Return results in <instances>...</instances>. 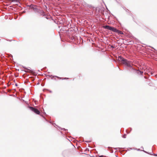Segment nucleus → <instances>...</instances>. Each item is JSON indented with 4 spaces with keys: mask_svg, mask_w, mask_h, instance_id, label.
I'll use <instances>...</instances> for the list:
<instances>
[{
    "mask_svg": "<svg viewBox=\"0 0 157 157\" xmlns=\"http://www.w3.org/2000/svg\"><path fill=\"white\" fill-rule=\"evenodd\" d=\"M27 107L30 110H31L33 112H34L35 113H36L37 114H38V115H40L41 117H42L45 120V121H47V122H48L50 123L51 124H52L53 125H55L56 126H57L55 123H52V121H51L50 120L48 121L47 119L43 115L40 114V111L34 107L30 106L29 105H28Z\"/></svg>",
    "mask_w": 157,
    "mask_h": 157,
    "instance_id": "obj_1",
    "label": "nucleus"
},
{
    "mask_svg": "<svg viewBox=\"0 0 157 157\" xmlns=\"http://www.w3.org/2000/svg\"><path fill=\"white\" fill-rule=\"evenodd\" d=\"M118 59L126 67V68L128 69L129 67H131L132 63L131 61L127 60L123 58L121 56H119L118 57Z\"/></svg>",
    "mask_w": 157,
    "mask_h": 157,
    "instance_id": "obj_2",
    "label": "nucleus"
},
{
    "mask_svg": "<svg viewBox=\"0 0 157 157\" xmlns=\"http://www.w3.org/2000/svg\"><path fill=\"white\" fill-rule=\"evenodd\" d=\"M103 28L109 30L113 32L118 33V34H122L123 33L122 32L118 29L115 28L109 25H106L103 26Z\"/></svg>",
    "mask_w": 157,
    "mask_h": 157,
    "instance_id": "obj_3",
    "label": "nucleus"
},
{
    "mask_svg": "<svg viewBox=\"0 0 157 157\" xmlns=\"http://www.w3.org/2000/svg\"><path fill=\"white\" fill-rule=\"evenodd\" d=\"M71 26V24H70L69 21H67L65 25L61 26L62 28L60 29L61 31H63L65 33H67V30L68 29V27H70Z\"/></svg>",
    "mask_w": 157,
    "mask_h": 157,
    "instance_id": "obj_4",
    "label": "nucleus"
},
{
    "mask_svg": "<svg viewBox=\"0 0 157 157\" xmlns=\"http://www.w3.org/2000/svg\"><path fill=\"white\" fill-rule=\"evenodd\" d=\"M57 24L59 25H61V26L64 25H65L66 22H65V19L64 18H61L60 19H59L58 21H57ZM61 26L59 25V27L60 28Z\"/></svg>",
    "mask_w": 157,
    "mask_h": 157,
    "instance_id": "obj_5",
    "label": "nucleus"
},
{
    "mask_svg": "<svg viewBox=\"0 0 157 157\" xmlns=\"http://www.w3.org/2000/svg\"><path fill=\"white\" fill-rule=\"evenodd\" d=\"M28 6L30 8V9H33L35 12L36 10H37V6L36 5L31 4L30 5H28Z\"/></svg>",
    "mask_w": 157,
    "mask_h": 157,
    "instance_id": "obj_6",
    "label": "nucleus"
},
{
    "mask_svg": "<svg viewBox=\"0 0 157 157\" xmlns=\"http://www.w3.org/2000/svg\"><path fill=\"white\" fill-rule=\"evenodd\" d=\"M73 31L74 29L73 28L71 27H68V29L67 30V34L70 36L71 35L73 34L72 32H73Z\"/></svg>",
    "mask_w": 157,
    "mask_h": 157,
    "instance_id": "obj_7",
    "label": "nucleus"
},
{
    "mask_svg": "<svg viewBox=\"0 0 157 157\" xmlns=\"http://www.w3.org/2000/svg\"><path fill=\"white\" fill-rule=\"evenodd\" d=\"M22 67L25 69V70H23L24 71H25V72H33V71L32 70H30L27 68L25 67L22 66Z\"/></svg>",
    "mask_w": 157,
    "mask_h": 157,
    "instance_id": "obj_8",
    "label": "nucleus"
},
{
    "mask_svg": "<svg viewBox=\"0 0 157 157\" xmlns=\"http://www.w3.org/2000/svg\"><path fill=\"white\" fill-rule=\"evenodd\" d=\"M135 71L136 73L138 74H140L141 75H142L143 73V71H140L139 69H136Z\"/></svg>",
    "mask_w": 157,
    "mask_h": 157,
    "instance_id": "obj_9",
    "label": "nucleus"
},
{
    "mask_svg": "<svg viewBox=\"0 0 157 157\" xmlns=\"http://www.w3.org/2000/svg\"><path fill=\"white\" fill-rule=\"evenodd\" d=\"M43 10H39L37 8V10H36L35 12H37L40 14L42 12H43Z\"/></svg>",
    "mask_w": 157,
    "mask_h": 157,
    "instance_id": "obj_10",
    "label": "nucleus"
},
{
    "mask_svg": "<svg viewBox=\"0 0 157 157\" xmlns=\"http://www.w3.org/2000/svg\"><path fill=\"white\" fill-rule=\"evenodd\" d=\"M132 130V128H129L128 129L126 130V131L127 133L128 134Z\"/></svg>",
    "mask_w": 157,
    "mask_h": 157,
    "instance_id": "obj_11",
    "label": "nucleus"
},
{
    "mask_svg": "<svg viewBox=\"0 0 157 157\" xmlns=\"http://www.w3.org/2000/svg\"><path fill=\"white\" fill-rule=\"evenodd\" d=\"M133 65V64H132L131 65V67H129L130 68V69L131 70L135 71L136 69L132 67Z\"/></svg>",
    "mask_w": 157,
    "mask_h": 157,
    "instance_id": "obj_12",
    "label": "nucleus"
},
{
    "mask_svg": "<svg viewBox=\"0 0 157 157\" xmlns=\"http://www.w3.org/2000/svg\"><path fill=\"white\" fill-rule=\"evenodd\" d=\"M46 14L43 11V12H42L40 14V16H43V17H44L45 16V14Z\"/></svg>",
    "mask_w": 157,
    "mask_h": 157,
    "instance_id": "obj_13",
    "label": "nucleus"
},
{
    "mask_svg": "<svg viewBox=\"0 0 157 157\" xmlns=\"http://www.w3.org/2000/svg\"><path fill=\"white\" fill-rule=\"evenodd\" d=\"M79 139L81 142H82L84 141L83 138L82 137H79Z\"/></svg>",
    "mask_w": 157,
    "mask_h": 157,
    "instance_id": "obj_14",
    "label": "nucleus"
},
{
    "mask_svg": "<svg viewBox=\"0 0 157 157\" xmlns=\"http://www.w3.org/2000/svg\"><path fill=\"white\" fill-rule=\"evenodd\" d=\"M145 30L147 32H150L151 31V30L150 29H149L148 28H146V29H145Z\"/></svg>",
    "mask_w": 157,
    "mask_h": 157,
    "instance_id": "obj_15",
    "label": "nucleus"
},
{
    "mask_svg": "<svg viewBox=\"0 0 157 157\" xmlns=\"http://www.w3.org/2000/svg\"><path fill=\"white\" fill-rule=\"evenodd\" d=\"M44 17L46 18L47 19H49L50 18V17H48V16H47V15L46 14H45V16H44Z\"/></svg>",
    "mask_w": 157,
    "mask_h": 157,
    "instance_id": "obj_16",
    "label": "nucleus"
},
{
    "mask_svg": "<svg viewBox=\"0 0 157 157\" xmlns=\"http://www.w3.org/2000/svg\"><path fill=\"white\" fill-rule=\"evenodd\" d=\"M54 76H55L56 77L58 78V79H62V78H63L61 77H59L58 76H56V75H55Z\"/></svg>",
    "mask_w": 157,
    "mask_h": 157,
    "instance_id": "obj_17",
    "label": "nucleus"
},
{
    "mask_svg": "<svg viewBox=\"0 0 157 157\" xmlns=\"http://www.w3.org/2000/svg\"><path fill=\"white\" fill-rule=\"evenodd\" d=\"M30 78L31 79V80L33 82L34 81V80H35V78H34L33 77H30Z\"/></svg>",
    "mask_w": 157,
    "mask_h": 157,
    "instance_id": "obj_18",
    "label": "nucleus"
},
{
    "mask_svg": "<svg viewBox=\"0 0 157 157\" xmlns=\"http://www.w3.org/2000/svg\"><path fill=\"white\" fill-rule=\"evenodd\" d=\"M6 40L7 41H10V42H11L12 41H14L15 40H9V39H6Z\"/></svg>",
    "mask_w": 157,
    "mask_h": 157,
    "instance_id": "obj_19",
    "label": "nucleus"
},
{
    "mask_svg": "<svg viewBox=\"0 0 157 157\" xmlns=\"http://www.w3.org/2000/svg\"><path fill=\"white\" fill-rule=\"evenodd\" d=\"M126 134H124V135H123L122 136V137L123 138H126Z\"/></svg>",
    "mask_w": 157,
    "mask_h": 157,
    "instance_id": "obj_20",
    "label": "nucleus"
},
{
    "mask_svg": "<svg viewBox=\"0 0 157 157\" xmlns=\"http://www.w3.org/2000/svg\"><path fill=\"white\" fill-rule=\"evenodd\" d=\"M149 47H151L154 50H151V51H152L155 52V51L156 50L154 48H153V47H150V46H149Z\"/></svg>",
    "mask_w": 157,
    "mask_h": 157,
    "instance_id": "obj_21",
    "label": "nucleus"
},
{
    "mask_svg": "<svg viewBox=\"0 0 157 157\" xmlns=\"http://www.w3.org/2000/svg\"><path fill=\"white\" fill-rule=\"evenodd\" d=\"M59 128H60L61 129L63 130L64 131H66V130H67V129H66L65 128H61L60 127H59Z\"/></svg>",
    "mask_w": 157,
    "mask_h": 157,
    "instance_id": "obj_22",
    "label": "nucleus"
},
{
    "mask_svg": "<svg viewBox=\"0 0 157 157\" xmlns=\"http://www.w3.org/2000/svg\"><path fill=\"white\" fill-rule=\"evenodd\" d=\"M141 151H143L144 152L146 153H147V154H150L149 153L144 151V150H141Z\"/></svg>",
    "mask_w": 157,
    "mask_h": 157,
    "instance_id": "obj_23",
    "label": "nucleus"
},
{
    "mask_svg": "<svg viewBox=\"0 0 157 157\" xmlns=\"http://www.w3.org/2000/svg\"><path fill=\"white\" fill-rule=\"evenodd\" d=\"M54 76L51 75V76H50V77H51V78L52 79L54 77H55V76Z\"/></svg>",
    "mask_w": 157,
    "mask_h": 157,
    "instance_id": "obj_24",
    "label": "nucleus"
},
{
    "mask_svg": "<svg viewBox=\"0 0 157 157\" xmlns=\"http://www.w3.org/2000/svg\"><path fill=\"white\" fill-rule=\"evenodd\" d=\"M69 79V78L65 77V78H63L62 79L63 80V79Z\"/></svg>",
    "mask_w": 157,
    "mask_h": 157,
    "instance_id": "obj_25",
    "label": "nucleus"
},
{
    "mask_svg": "<svg viewBox=\"0 0 157 157\" xmlns=\"http://www.w3.org/2000/svg\"><path fill=\"white\" fill-rule=\"evenodd\" d=\"M44 113V114L45 115H46V116H48V115H47L46 114V113H45V112H44V113Z\"/></svg>",
    "mask_w": 157,
    "mask_h": 157,
    "instance_id": "obj_26",
    "label": "nucleus"
},
{
    "mask_svg": "<svg viewBox=\"0 0 157 157\" xmlns=\"http://www.w3.org/2000/svg\"><path fill=\"white\" fill-rule=\"evenodd\" d=\"M91 141H85L86 142H87V143H90Z\"/></svg>",
    "mask_w": 157,
    "mask_h": 157,
    "instance_id": "obj_27",
    "label": "nucleus"
},
{
    "mask_svg": "<svg viewBox=\"0 0 157 157\" xmlns=\"http://www.w3.org/2000/svg\"><path fill=\"white\" fill-rule=\"evenodd\" d=\"M114 149L116 150H117V149H120V148L119 147H117V148H114Z\"/></svg>",
    "mask_w": 157,
    "mask_h": 157,
    "instance_id": "obj_28",
    "label": "nucleus"
},
{
    "mask_svg": "<svg viewBox=\"0 0 157 157\" xmlns=\"http://www.w3.org/2000/svg\"><path fill=\"white\" fill-rule=\"evenodd\" d=\"M144 78H145V79H147L148 78L147 77V76H145L144 77Z\"/></svg>",
    "mask_w": 157,
    "mask_h": 157,
    "instance_id": "obj_29",
    "label": "nucleus"
},
{
    "mask_svg": "<svg viewBox=\"0 0 157 157\" xmlns=\"http://www.w3.org/2000/svg\"><path fill=\"white\" fill-rule=\"evenodd\" d=\"M153 155L155 156H157V154H153Z\"/></svg>",
    "mask_w": 157,
    "mask_h": 157,
    "instance_id": "obj_30",
    "label": "nucleus"
},
{
    "mask_svg": "<svg viewBox=\"0 0 157 157\" xmlns=\"http://www.w3.org/2000/svg\"><path fill=\"white\" fill-rule=\"evenodd\" d=\"M111 47L113 48H115V47L113 46H111Z\"/></svg>",
    "mask_w": 157,
    "mask_h": 157,
    "instance_id": "obj_31",
    "label": "nucleus"
},
{
    "mask_svg": "<svg viewBox=\"0 0 157 157\" xmlns=\"http://www.w3.org/2000/svg\"><path fill=\"white\" fill-rule=\"evenodd\" d=\"M136 150L138 151H141V150H140V149H136Z\"/></svg>",
    "mask_w": 157,
    "mask_h": 157,
    "instance_id": "obj_32",
    "label": "nucleus"
},
{
    "mask_svg": "<svg viewBox=\"0 0 157 157\" xmlns=\"http://www.w3.org/2000/svg\"><path fill=\"white\" fill-rule=\"evenodd\" d=\"M25 12H26V11H25V10H24V11H23L22 12V13H25Z\"/></svg>",
    "mask_w": 157,
    "mask_h": 157,
    "instance_id": "obj_33",
    "label": "nucleus"
},
{
    "mask_svg": "<svg viewBox=\"0 0 157 157\" xmlns=\"http://www.w3.org/2000/svg\"><path fill=\"white\" fill-rule=\"evenodd\" d=\"M54 22L55 23H56L57 24V21H54Z\"/></svg>",
    "mask_w": 157,
    "mask_h": 157,
    "instance_id": "obj_34",
    "label": "nucleus"
},
{
    "mask_svg": "<svg viewBox=\"0 0 157 157\" xmlns=\"http://www.w3.org/2000/svg\"><path fill=\"white\" fill-rule=\"evenodd\" d=\"M41 86H44V84H43V83H42V84H41Z\"/></svg>",
    "mask_w": 157,
    "mask_h": 157,
    "instance_id": "obj_35",
    "label": "nucleus"
},
{
    "mask_svg": "<svg viewBox=\"0 0 157 157\" xmlns=\"http://www.w3.org/2000/svg\"><path fill=\"white\" fill-rule=\"evenodd\" d=\"M141 148H142V150H144V148H143V147H141Z\"/></svg>",
    "mask_w": 157,
    "mask_h": 157,
    "instance_id": "obj_36",
    "label": "nucleus"
},
{
    "mask_svg": "<svg viewBox=\"0 0 157 157\" xmlns=\"http://www.w3.org/2000/svg\"><path fill=\"white\" fill-rule=\"evenodd\" d=\"M118 68L119 69V70H121V69L118 66Z\"/></svg>",
    "mask_w": 157,
    "mask_h": 157,
    "instance_id": "obj_37",
    "label": "nucleus"
},
{
    "mask_svg": "<svg viewBox=\"0 0 157 157\" xmlns=\"http://www.w3.org/2000/svg\"><path fill=\"white\" fill-rule=\"evenodd\" d=\"M15 86H17V83H16V84H15Z\"/></svg>",
    "mask_w": 157,
    "mask_h": 157,
    "instance_id": "obj_38",
    "label": "nucleus"
},
{
    "mask_svg": "<svg viewBox=\"0 0 157 157\" xmlns=\"http://www.w3.org/2000/svg\"><path fill=\"white\" fill-rule=\"evenodd\" d=\"M111 153H113V150H112V151H111Z\"/></svg>",
    "mask_w": 157,
    "mask_h": 157,
    "instance_id": "obj_39",
    "label": "nucleus"
},
{
    "mask_svg": "<svg viewBox=\"0 0 157 157\" xmlns=\"http://www.w3.org/2000/svg\"><path fill=\"white\" fill-rule=\"evenodd\" d=\"M49 91H50V93H52V91L51 90H50Z\"/></svg>",
    "mask_w": 157,
    "mask_h": 157,
    "instance_id": "obj_40",
    "label": "nucleus"
},
{
    "mask_svg": "<svg viewBox=\"0 0 157 157\" xmlns=\"http://www.w3.org/2000/svg\"><path fill=\"white\" fill-rule=\"evenodd\" d=\"M102 156H103V155H101V156H100V157H102Z\"/></svg>",
    "mask_w": 157,
    "mask_h": 157,
    "instance_id": "obj_41",
    "label": "nucleus"
},
{
    "mask_svg": "<svg viewBox=\"0 0 157 157\" xmlns=\"http://www.w3.org/2000/svg\"><path fill=\"white\" fill-rule=\"evenodd\" d=\"M127 10L128 11V9H127V10H126V11H127Z\"/></svg>",
    "mask_w": 157,
    "mask_h": 157,
    "instance_id": "obj_42",
    "label": "nucleus"
},
{
    "mask_svg": "<svg viewBox=\"0 0 157 157\" xmlns=\"http://www.w3.org/2000/svg\"><path fill=\"white\" fill-rule=\"evenodd\" d=\"M55 79V80H56V78H55V79Z\"/></svg>",
    "mask_w": 157,
    "mask_h": 157,
    "instance_id": "obj_43",
    "label": "nucleus"
},
{
    "mask_svg": "<svg viewBox=\"0 0 157 157\" xmlns=\"http://www.w3.org/2000/svg\"><path fill=\"white\" fill-rule=\"evenodd\" d=\"M74 79H75L74 78H73V80H74Z\"/></svg>",
    "mask_w": 157,
    "mask_h": 157,
    "instance_id": "obj_44",
    "label": "nucleus"
}]
</instances>
